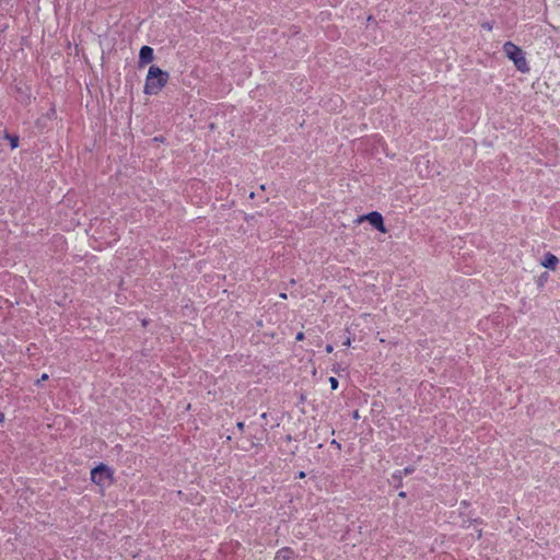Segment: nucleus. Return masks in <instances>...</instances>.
I'll return each mask as SVG.
<instances>
[{
	"label": "nucleus",
	"instance_id": "f257e3e1",
	"mask_svg": "<svg viewBox=\"0 0 560 560\" xmlns=\"http://www.w3.org/2000/svg\"><path fill=\"white\" fill-rule=\"evenodd\" d=\"M168 79L170 74L167 71L162 70L158 66H151L145 78L144 94L156 95L166 85Z\"/></svg>",
	"mask_w": 560,
	"mask_h": 560
},
{
	"label": "nucleus",
	"instance_id": "f03ea898",
	"mask_svg": "<svg viewBox=\"0 0 560 560\" xmlns=\"http://www.w3.org/2000/svg\"><path fill=\"white\" fill-rule=\"evenodd\" d=\"M503 51L506 55V57L513 61L515 68L520 72H522V73L529 72L530 68L525 58V54L521 47H518L517 45H515L512 42H506L503 45Z\"/></svg>",
	"mask_w": 560,
	"mask_h": 560
},
{
	"label": "nucleus",
	"instance_id": "7ed1b4c3",
	"mask_svg": "<svg viewBox=\"0 0 560 560\" xmlns=\"http://www.w3.org/2000/svg\"><path fill=\"white\" fill-rule=\"evenodd\" d=\"M113 469L104 463H100L91 470V480L93 483L104 487L110 485L114 480Z\"/></svg>",
	"mask_w": 560,
	"mask_h": 560
},
{
	"label": "nucleus",
	"instance_id": "20e7f679",
	"mask_svg": "<svg viewBox=\"0 0 560 560\" xmlns=\"http://www.w3.org/2000/svg\"><path fill=\"white\" fill-rule=\"evenodd\" d=\"M359 222L368 221L375 230L382 233H386L387 229L384 223V218L378 211H371L366 214H363L359 218Z\"/></svg>",
	"mask_w": 560,
	"mask_h": 560
},
{
	"label": "nucleus",
	"instance_id": "39448f33",
	"mask_svg": "<svg viewBox=\"0 0 560 560\" xmlns=\"http://www.w3.org/2000/svg\"><path fill=\"white\" fill-rule=\"evenodd\" d=\"M154 59V50L150 46H142L139 51L138 67L142 68L145 65L152 62Z\"/></svg>",
	"mask_w": 560,
	"mask_h": 560
},
{
	"label": "nucleus",
	"instance_id": "423d86ee",
	"mask_svg": "<svg viewBox=\"0 0 560 560\" xmlns=\"http://www.w3.org/2000/svg\"><path fill=\"white\" fill-rule=\"evenodd\" d=\"M559 264V259L557 256H555L551 253H546L544 255V259L541 260V265L550 270H555L557 268V265Z\"/></svg>",
	"mask_w": 560,
	"mask_h": 560
},
{
	"label": "nucleus",
	"instance_id": "0eeeda50",
	"mask_svg": "<svg viewBox=\"0 0 560 560\" xmlns=\"http://www.w3.org/2000/svg\"><path fill=\"white\" fill-rule=\"evenodd\" d=\"M294 551L290 547H283L277 551L275 560H292Z\"/></svg>",
	"mask_w": 560,
	"mask_h": 560
},
{
	"label": "nucleus",
	"instance_id": "6e6552de",
	"mask_svg": "<svg viewBox=\"0 0 560 560\" xmlns=\"http://www.w3.org/2000/svg\"><path fill=\"white\" fill-rule=\"evenodd\" d=\"M4 138L9 141L11 149H16L20 143V137L15 133L4 132Z\"/></svg>",
	"mask_w": 560,
	"mask_h": 560
},
{
	"label": "nucleus",
	"instance_id": "1a4fd4ad",
	"mask_svg": "<svg viewBox=\"0 0 560 560\" xmlns=\"http://www.w3.org/2000/svg\"><path fill=\"white\" fill-rule=\"evenodd\" d=\"M389 483L395 488L399 489L402 487V476L397 471H395L392 475V479L389 480Z\"/></svg>",
	"mask_w": 560,
	"mask_h": 560
},
{
	"label": "nucleus",
	"instance_id": "9d476101",
	"mask_svg": "<svg viewBox=\"0 0 560 560\" xmlns=\"http://www.w3.org/2000/svg\"><path fill=\"white\" fill-rule=\"evenodd\" d=\"M472 523L481 524L482 520L481 518H467V520H463L462 527L468 528Z\"/></svg>",
	"mask_w": 560,
	"mask_h": 560
},
{
	"label": "nucleus",
	"instance_id": "9b49d317",
	"mask_svg": "<svg viewBox=\"0 0 560 560\" xmlns=\"http://www.w3.org/2000/svg\"><path fill=\"white\" fill-rule=\"evenodd\" d=\"M548 272H542L539 278L537 279V285L539 288H542L545 285V282L548 280Z\"/></svg>",
	"mask_w": 560,
	"mask_h": 560
},
{
	"label": "nucleus",
	"instance_id": "f8f14e48",
	"mask_svg": "<svg viewBox=\"0 0 560 560\" xmlns=\"http://www.w3.org/2000/svg\"><path fill=\"white\" fill-rule=\"evenodd\" d=\"M415 470V466H407L402 470H398V472L404 477L411 475Z\"/></svg>",
	"mask_w": 560,
	"mask_h": 560
},
{
	"label": "nucleus",
	"instance_id": "ddd939ff",
	"mask_svg": "<svg viewBox=\"0 0 560 560\" xmlns=\"http://www.w3.org/2000/svg\"><path fill=\"white\" fill-rule=\"evenodd\" d=\"M329 384L331 389L336 390L339 386V381L336 377L331 376L329 377Z\"/></svg>",
	"mask_w": 560,
	"mask_h": 560
},
{
	"label": "nucleus",
	"instance_id": "4468645a",
	"mask_svg": "<svg viewBox=\"0 0 560 560\" xmlns=\"http://www.w3.org/2000/svg\"><path fill=\"white\" fill-rule=\"evenodd\" d=\"M236 428H237V430H238L240 432H243V431H244V428H245L244 422H243V421H238V422L236 423Z\"/></svg>",
	"mask_w": 560,
	"mask_h": 560
},
{
	"label": "nucleus",
	"instance_id": "2eb2a0df",
	"mask_svg": "<svg viewBox=\"0 0 560 560\" xmlns=\"http://www.w3.org/2000/svg\"><path fill=\"white\" fill-rule=\"evenodd\" d=\"M475 535H476V539L479 540L482 537V529H480V528L476 529Z\"/></svg>",
	"mask_w": 560,
	"mask_h": 560
},
{
	"label": "nucleus",
	"instance_id": "dca6fc26",
	"mask_svg": "<svg viewBox=\"0 0 560 560\" xmlns=\"http://www.w3.org/2000/svg\"><path fill=\"white\" fill-rule=\"evenodd\" d=\"M330 444H331V445H334V446H336L338 450H340V448H341V444H340L339 442H337L335 439H334V440H331Z\"/></svg>",
	"mask_w": 560,
	"mask_h": 560
},
{
	"label": "nucleus",
	"instance_id": "f3484780",
	"mask_svg": "<svg viewBox=\"0 0 560 560\" xmlns=\"http://www.w3.org/2000/svg\"><path fill=\"white\" fill-rule=\"evenodd\" d=\"M47 380H48V374L44 373L42 375V377L37 381V384H39L40 382L47 381Z\"/></svg>",
	"mask_w": 560,
	"mask_h": 560
},
{
	"label": "nucleus",
	"instance_id": "a211bd4d",
	"mask_svg": "<svg viewBox=\"0 0 560 560\" xmlns=\"http://www.w3.org/2000/svg\"><path fill=\"white\" fill-rule=\"evenodd\" d=\"M325 350H326L327 353H331L334 351L332 345H327Z\"/></svg>",
	"mask_w": 560,
	"mask_h": 560
},
{
	"label": "nucleus",
	"instance_id": "6ab92c4d",
	"mask_svg": "<svg viewBox=\"0 0 560 560\" xmlns=\"http://www.w3.org/2000/svg\"><path fill=\"white\" fill-rule=\"evenodd\" d=\"M295 339L296 340H303L304 339V334L302 331L298 332Z\"/></svg>",
	"mask_w": 560,
	"mask_h": 560
},
{
	"label": "nucleus",
	"instance_id": "aec40b11",
	"mask_svg": "<svg viewBox=\"0 0 560 560\" xmlns=\"http://www.w3.org/2000/svg\"><path fill=\"white\" fill-rule=\"evenodd\" d=\"M468 506H469V502L468 501L464 500V501L460 502V508L467 509Z\"/></svg>",
	"mask_w": 560,
	"mask_h": 560
},
{
	"label": "nucleus",
	"instance_id": "412c9836",
	"mask_svg": "<svg viewBox=\"0 0 560 560\" xmlns=\"http://www.w3.org/2000/svg\"><path fill=\"white\" fill-rule=\"evenodd\" d=\"M305 476H306V474L302 470V471H300V472L298 474L296 478H299V479H303V478H305Z\"/></svg>",
	"mask_w": 560,
	"mask_h": 560
},
{
	"label": "nucleus",
	"instance_id": "4be33fe9",
	"mask_svg": "<svg viewBox=\"0 0 560 560\" xmlns=\"http://www.w3.org/2000/svg\"><path fill=\"white\" fill-rule=\"evenodd\" d=\"M342 345H343L345 347H349V346L351 345V340H350V338L348 337V338L343 341V343H342Z\"/></svg>",
	"mask_w": 560,
	"mask_h": 560
},
{
	"label": "nucleus",
	"instance_id": "5701e85b",
	"mask_svg": "<svg viewBox=\"0 0 560 560\" xmlns=\"http://www.w3.org/2000/svg\"><path fill=\"white\" fill-rule=\"evenodd\" d=\"M352 418H353V419H359V418H360V415H359V411H358V410H354V411L352 412Z\"/></svg>",
	"mask_w": 560,
	"mask_h": 560
},
{
	"label": "nucleus",
	"instance_id": "b1692460",
	"mask_svg": "<svg viewBox=\"0 0 560 560\" xmlns=\"http://www.w3.org/2000/svg\"><path fill=\"white\" fill-rule=\"evenodd\" d=\"M398 497L401 498V499H405V498H407V493L405 491H400L398 493Z\"/></svg>",
	"mask_w": 560,
	"mask_h": 560
},
{
	"label": "nucleus",
	"instance_id": "393cba45",
	"mask_svg": "<svg viewBox=\"0 0 560 560\" xmlns=\"http://www.w3.org/2000/svg\"><path fill=\"white\" fill-rule=\"evenodd\" d=\"M260 418H261L262 420H267V418H268V413H267V412H262V413L260 415Z\"/></svg>",
	"mask_w": 560,
	"mask_h": 560
},
{
	"label": "nucleus",
	"instance_id": "a878e982",
	"mask_svg": "<svg viewBox=\"0 0 560 560\" xmlns=\"http://www.w3.org/2000/svg\"><path fill=\"white\" fill-rule=\"evenodd\" d=\"M5 419L4 413L0 410V423Z\"/></svg>",
	"mask_w": 560,
	"mask_h": 560
},
{
	"label": "nucleus",
	"instance_id": "bb28decb",
	"mask_svg": "<svg viewBox=\"0 0 560 560\" xmlns=\"http://www.w3.org/2000/svg\"><path fill=\"white\" fill-rule=\"evenodd\" d=\"M482 26H483L485 28H488V30H491V28H492V26H491L489 23H485Z\"/></svg>",
	"mask_w": 560,
	"mask_h": 560
},
{
	"label": "nucleus",
	"instance_id": "cd10ccee",
	"mask_svg": "<svg viewBox=\"0 0 560 560\" xmlns=\"http://www.w3.org/2000/svg\"><path fill=\"white\" fill-rule=\"evenodd\" d=\"M284 439H285V441H287V442L292 441V436H291L290 434L285 435V438H284Z\"/></svg>",
	"mask_w": 560,
	"mask_h": 560
},
{
	"label": "nucleus",
	"instance_id": "c85d7f7f",
	"mask_svg": "<svg viewBox=\"0 0 560 560\" xmlns=\"http://www.w3.org/2000/svg\"><path fill=\"white\" fill-rule=\"evenodd\" d=\"M55 114H56L55 108H51V109H50V112H49V116H50V115H55Z\"/></svg>",
	"mask_w": 560,
	"mask_h": 560
},
{
	"label": "nucleus",
	"instance_id": "c756f323",
	"mask_svg": "<svg viewBox=\"0 0 560 560\" xmlns=\"http://www.w3.org/2000/svg\"><path fill=\"white\" fill-rule=\"evenodd\" d=\"M305 400V396L304 395H301L300 397V402H303Z\"/></svg>",
	"mask_w": 560,
	"mask_h": 560
},
{
	"label": "nucleus",
	"instance_id": "7c9ffc66",
	"mask_svg": "<svg viewBox=\"0 0 560 560\" xmlns=\"http://www.w3.org/2000/svg\"><path fill=\"white\" fill-rule=\"evenodd\" d=\"M281 298L285 299L287 298V294L285 293H282L280 294Z\"/></svg>",
	"mask_w": 560,
	"mask_h": 560
},
{
	"label": "nucleus",
	"instance_id": "2f4dec72",
	"mask_svg": "<svg viewBox=\"0 0 560 560\" xmlns=\"http://www.w3.org/2000/svg\"><path fill=\"white\" fill-rule=\"evenodd\" d=\"M254 197H255V194L250 192L249 198H254Z\"/></svg>",
	"mask_w": 560,
	"mask_h": 560
}]
</instances>
